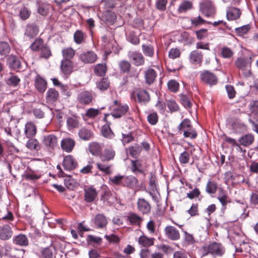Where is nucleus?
Wrapping results in <instances>:
<instances>
[{"instance_id":"nucleus-40","label":"nucleus","mask_w":258,"mask_h":258,"mask_svg":"<svg viewBox=\"0 0 258 258\" xmlns=\"http://www.w3.org/2000/svg\"><path fill=\"white\" fill-rule=\"evenodd\" d=\"M101 148L99 144L95 142L92 143L89 146V151L93 155H98L100 154Z\"/></svg>"},{"instance_id":"nucleus-29","label":"nucleus","mask_w":258,"mask_h":258,"mask_svg":"<svg viewBox=\"0 0 258 258\" xmlns=\"http://www.w3.org/2000/svg\"><path fill=\"white\" fill-rule=\"evenodd\" d=\"M36 133V128L33 123L30 122L26 124L25 128V134L27 138H32L35 135Z\"/></svg>"},{"instance_id":"nucleus-4","label":"nucleus","mask_w":258,"mask_h":258,"mask_svg":"<svg viewBox=\"0 0 258 258\" xmlns=\"http://www.w3.org/2000/svg\"><path fill=\"white\" fill-rule=\"evenodd\" d=\"M200 78L204 84L210 86L216 85L218 81V77L209 71L202 72L200 74Z\"/></svg>"},{"instance_id":"nucleus-59","label":"nucleus","mask_w":258,"mask_h":258,"mask_svg":"<svg viewBox=\"0 0 258 258\" xmlns=\"http://www.w3.org/2000/svg\"><path fill=\"white\" fill-rule=\"evenodd\" d=\"M102 134L104 137L109 139L113 137V133L110 130L109 126L104 125L102 128Z\"/></svg>"},{"instance_id":"nucleus-44","label":"nucleus","mask_w":258,"mask_h":258,"mask_svg":"<svg viewBox=\"0 0 258 258\" xmlns=\"http://www.w3.org/2000/svg\"><path fill=\"white\" fill-rule=\"evenodd\" d=\"M75 51L72 48H64L62 50V54L64 59H69L72 58L74 56Z\"/></svg>"},{"instance_id":"nucleus-20","label":"nucleus","mask_w":258,"mask_h":258,"mask_svg":"<svg viewBox=\"0 0 258 258\" xmlns=\"http://www.w3.org/2000/svg\"><path fill=\"white\" fill-rule=\"evenodd\" d=\"M38 32L39 28L38 26L34 24L27 25L25 32V35L30 38H32L36 36Z\"/></svg>"},{"instance_id":"nucleus-64","label":"nucleus","mask_w":258,"mask_h":258,"mask_svg":"<svg viewBox=\"0 0 258 258\" xmlns=\"http://www.w3.org/2000/svg\"><path fill=\"white\" fill-rule=\"evenodd\" d=\"M40 258H53L52 250L49 248L43 249L41 252Z\"/></svg>"},{"instance_id":"nucleus-22","label":"nucleus","mask_w":258,"mask_h":258,"mask_svg":"<svg viewBox=\"0 0 258 258\" xmlns=\"http://www.w3.org/2000/svg\"><path fill=\"white\" fill-rule=\"evenodd\" d=\"M97 168L101 172L104 173L106 175H109L112 173L111 167L112 165L108 163V162H98L96 163Z\"/></svg>"},{"instance_id":"nucleus-5","label":"nucleus","mask_w":258,"mask_h":258,"mask_svg":"<svg viewBox=\"0 0 258 258\" xmlns=\"http://www.w3.org/2000/svg\"><path fill=\"white\" fill-rule=\"evenodd\" d=\"M149 185L148 193L151 196L153 201L157 202L159 192L157 188L156 177V176L152 173L150 174Z\"/></svg>"},{"instance_id":"nucleus-6","label":"nucleus","mask_w":258,"mask_h":258,"mask_svg":"<svg viewBox=\"0 0 258 258\" xmlns=\"http://www.w3.org/2000/svg\"><path fill=\"white\" fill-rule=\"evenodd\" d=\"M188 59L191 63L200 66L203 61V54L201 51L194 50L190 52Z\"/></svg>"},{"instance_id":"nucleus-18","label":"nucleus","mask_w":258,"mask_h":258,"mask_svg":"<svg viewBox=\"0 0 258 258\" xmlns=\"http://www.w3.org/2000/svg\"><path fill=\"white\" fill-rule=\"evenodd\" d=\"M235 64L237 68L241 70H245L250 66L248 59L244 57H238L235 60Z\"/></svg>"},{"instance_id":"nucleus-9","label":"nucleus","mask_w":258,"mask_h":258,"mask_svg":"<svg viewBox=\"0 0 258 258\" xmlns=\"http://www.w3.org/2000/svg\"><path fill=\"white\" fill-rule=\"evenodd\" d=\"M80 59L85 63H94L97 60V55L92 51L83 52L79 57Z\"/></svg>"},{"instance_id":"nucleus-7","label":"nucleus","mask_w":258,"mask_h":258,"mask_svg":"<svg viewBox=\"0 0 258 258\" xmlns=\"http://www.w3.org/2000/svg\"><path fill=\"white\" fill-rule=\"evenodd\" d=\"M166 236L171 240L175 241L180 237L179 231L174 226H167L164 229Z\"/></svg>"},{"instance_id":"nucleus-35","label":"nucleus","mask_w":258,"mask_h":258,"mask_svg":"<svg viewBox=\"0 0 258 258\" xmlns=\"http://www.w3.org/2000/svg\"><path fill=\"white\" fill-rule=\"evenodd\" d=\"M14 242L21 246H27L28 244V239L24 234H19L16 236L14 239Z\"/></svg>"},{"instance_id":"nucleus-36","label":"nucleus","mask_w":258,"mask_h":258,"mask_svg":"<svg viewBox=\"0 0 258 258\" xmlns=\"http://www.w3.org/2000/svg\"><path fill=\"white\" fill-rule=\"evenodd\" d=\"M141 151V147L138 144H135L134 146L129 147L126 149V152L132 157H136Z\"/></svg>"},{"instance_id":"nucleus-49","label":"nucleus","mask_w":258,"mask_h":258,"mask_svg":"<svg viewBox=\"0 0 258 258\" xmlns=\"http://www.w3.org/2000/svg\"><path fill=\"white\" fill-rule=\"evenodd\" d=\"M119 67L122 72L127 73L130 70L131 64L128 61L122 60L119 63Z\"/></svg>"},{"instance_id":"nucleus-39","label":"nucleus","mask_w":258,"mask_h":258,"mask_svg":"<svg viewBox=\"0 0 258 258\" xmlns=\"http://www.w3.org/2000/svg\"><path fill=\"white\" fill-rule=\"evenodd\" d=\"M107 68L105 64H97L94 68V72L99 76H103L106 74Z\"/></svg>"},{"instance_id":"nucleus-46","label":"nucleus","mask_w":258,"mask_h":258,"mask_svg":"<svg viewBox=\"0 0 258 258\" xmlns=\"http://www.w3.org/2000/svg\"><path fill=\"white\" fill-rule=\"evenodd\" d=\"M10 51V47L7 42H0V55L6 56Z\"/></svg>"},{"instance_id":"nucleus-52","label":"nucleus","mask_w":258,"mask_h":258,"mask_svg":"<svg viewBox=\"0 0 258 258\" xmlns=\"http://www.w3.org/2000/svg\"><path fill=\"white\" fill-rule=\"evenodd\" d=\"M146 227L150 233L152 235H157L156 231L155 222L153 220H150L146 225Z\"/></svg>"},{"instance_id":"nucleus-11","label":"nucleus","mask_w":258,"mask_h":258,"mask_svg":"<svg viewBox=\"0 0 258 258\" xmlns=\"http://www.w3.org/2000/svg\"><path fill=\"white\" fill-rule=\"evenodd\" d=\"M241 14V11L238 8L231 7L227 9L226 17L228 20H237L239 18Z\"/></svg>"},{"instance_id":"nucleus-42","label":"nucleus","mask_w":258,"mask_h":258,"mask_svg":"<svg viewBox=\"0 0 258 258\" xmlns=\"http://www.w3.org/2000/svg\"><path fill=\"white\" fill-rule=\"evenodd\" d=\"M134 63L137 66L143 64L144 62V58L142 54L140 53H133L132 56Z\"/></svg>"},{"instance_id":"nucleus-47","label":"nucleus","mask_w":258,"mask_h":258,"mask_svg":"<svg viewBox=\"0 0 258 258\" xmlns=\"http://www.w3.org/2000/svg\"><path fill=\"white\" fill-rule=\"evenodd\" d=\"M179 97L181 103L185 108H189L191 107L192 105L191 101L186 95L181 94L179 95Z\"/></svg>"},{"instance_id":"nucleus-26","label":"nucleus","mask_w":258,"mask_h":258,"mask_svg":"<svg viewBox=\"0 0 258 258\" xmlns=\"http://www.w3.org/2000/svg\"><path fill=\"white\" fill-rule=\"evenodd\" d=\"M78 135L81 140L87 141L93 136V133L87 128L82 127L79 131Z\"/></svg>"},{"instance_id":"nucleus-60","label":"nucleus","mask_w":258,"mask_h":258,"mask_svg":"<svg viewBox=\"0 0 258 258\" xmlns=\"http://www.w3.org/2000/svg\"><path fill=\"white\" fill-rule=\"evenodd\" d=\"M187 212L191 217L196 216L199 215V205L198 204H192L189 210Z\"/></svg>"},{"instance_id":"nucleus-15","label":"nucleus","mask_w":258,"mask_h":258,"mask_svg":"<svg viewBox=\"0 0 258 258\" xmlns=\"http://www.w3.org/2000/svg\"><path fill=\"white\" fill-rule=\"evenodd\" d=\"M84 192V200L88 203H91L94 201L98 195L96 189L93 187H88L85 189Z\"/></svg>"},{"instance_id":"nucleus-54","label":"nucleus","mask_w":258,"mask_h":258,"mask_svg":"<svg viewBox=\"0 0 258 258\" xmlns=\"http://www.w3.org/2000/svg\"><path fill=\"white\" fill-rule=\"evenodd\" d=\"M190 154L186 151L181 153L179 157V160L181 164H185L189 162Z\"/></svg>"},{"instance_id":"nucleus-43","label":"nucleus","mask_w":258,"mask_h":258,"mask_svg":"<svg viewBox=\"0 0 258 258\" xmlns=\"http://www.w3.org/2000/svg\"><path fill=\"white\" fill-rule=\"evenodd\" d=\"M26 147L30 150L38 151L40 149V146L37 140L30 139L26 143Z\"/></svg>"},{"instance_id":"nucleus-25","label":"nucleus","mask_w":258,"mask_h":258,"mask_svg":"<svg viewBox=\"0 0 258 258\" xmlns=\"http://www.w3.org/2000/svg\"><path fill=\"white\" fill-rule=\"evenodd\" d=\"M58 96L59 94L55 89H49L46 93V101L48 103H53L58 99Z\"/></svg>"},{"instance_id":"nucleus-24","label":"nucleus","mask_w":258,"mask_h":258,"mask_svg":"<svg viewBox=\"0 0 258 258\" xmlns=\"http://www.w3.org/2000/svg\"><path fill=\"white\" fill-rule=\"evenodd\" d=\"M115 156V152L111 148L105 149L104 152L100 155L101 161L108 162L113 159Z\"/></svg>"},{"instance_id":"nucleus-41","label":"nucleus","mask_w":258,"mask_h":258,"mask_svg":"<svg viewBox=\"0 0 258 258\" xmlns=\"http://www.w3.org/2000/svg\"><path fill=\"white\" fill-rule=\"evenodd\" d=\"M166 105L171 112L178 111L179 107L176 101L173 99H169L166 101Z\"/></svg>"},{"instance_id":"nucleus-3","label":"nucleus","mask_w":258,"mask_h":258,"mask_svg":"<svg viewBox=\"0 0 258 258\" xmlns=\"http://www.w3.org/2000/svg\"><path fill=\"white\" fill-rule=\"evenodd\" d=\"M217 199L221 204V211L224 214L227 209V205L231 202V199L227 191L222 188H218Z\"/></svg>"},{"instance_id":"nucleus-45","label":"nucleus","mask_w":258,"mask_h":258,"mask_svg":"<svg viewBox=\"0 0 258 258\" xmlns=\"http://www.w3.org/2000/svg\"><path fill=\"white\" fill-rule=\"evenodd\" d=\"M167 86L168 89L172 92H177L179 88V84L177 81L175 80H171L168 82Z\"/></svg>"},{"instance_id":"nucleus-48","label":"nucleus","mask_w":258,"mask_h":258,"mask_svg":"<svg viewBox=\"0 0 258 258\" xmlns=\"http://www.w3.org/2000/svg\"><path fill=\"white\" fill-rule=\"evenodd\" d=\"M43 41L42 39H36L30 46L31 49L33 51L41 50L43 47Z\"/></svg>"},{"instance_id":"nucleus-61","label":"nucleus","mask_w":258,"mask_h":258,"mask_svg":"<svg viewBox=\"0 0 258 258\" xmlns=\"http://www.w3.org/2000/svg\"><path fill=\"white\" fill-rule=\"evenodd\" d=\"M250 28L249 25H244L235 29V32L239 35L242 36L245 34Z\"/></svg>"},{"instance_id":"nucleus-2","label":"nucleus","mask_w":258,"mask_h":258,"mask_svg":"<svg viewBox=\"0 0 258 258\" xmlns=\"http://www.w3.org/2000/svg\"><path fill=\"white\" fill-rule=\"evenodd\" d=\"M200 11L207 17H214L216 13L214 4L209 0H205L200 3Z\"/></svg>"},{"instance_id":"nucleus-27","label":"nucleus","mask_w":258,"mask_h":258,"mask_svg":"<svg viewBox=\"0 0 258 258\" xmlns=\"http://www.w3.org/2000/svg\"><path fill=\"white\" fill-rule=\"evenodd\" d=\"M67 124L70 130L75 128H78L80 125L79 117L76 116H72L68 117L67 119Z\"/></svg>"},{"instance_id":"nucleus-12","label":"nucleus","mask_w":258,"mask_h":258,"mask_svg":"<svg viewBox=\"0 0 258 258\" xmlns=\"http://www.w3.org/2000/svg\"><path fill=\"white\" fill-rule=\"evenodd\" d=\"M128 107L127 105H119L113 108L111 115L114 118H119L124 115L128 111Z\"/></svg>"},{"instance_id":"nucleus-51","label":"nucleus","mask_w":258,"mask_h":258,"mask_svg":"<svg viewBox=\"0 0 258 258\" xmlns=\"http://www.w3.org/2000/svg\"><path fill=\"white\" fill-rule=\"evenodd\" d=\"M233 52L229 47H224L221 50V55L225 58H230L233 55Z\"/></svg>"},{"instance_id":"nucleus-10","label":"nucleus","mask_w":258,"mask_h":258,"mask_svg":"<svg viewBox=\"0 0 258 258\" xmlns=\"http://www.w3.org/2000/svg\"><path fill=\"white\" fill-rule=\"evenodd\" d=\"M12 235L13 231L9 225H5L0 227V239L4 241L9 240Z\"/></svg>"},{"instance_id":"nucleus-63","label":"nucleus","mask_w":258,"mask_h":258,"mask_svg":"<svg viewBox=\"0 0 258 258\" xmlns=\"http://www.w3.org/2000/svg\"><path fill=\"white\" fill-rule=\"evenodd\" d=\"M109 85L107 79L103 78L97 84V86L101 90H105L108 88Z\"/></svg>"},{"instance_id":"nucleus-34","label":"nucleus","mask_w":258,"mask_h":258,"mask_svg":"<svg viewBox=\"0 0 258 258\" xmlns=\"http://www.w3.org/2000/svg\"><path fill=\"white\" fill-rule=\"evenodd\" d=\"M192 8V2L188 1H184L180 4L178 8V12L180 14L184 13Z\"/></svg>"},{"instance_id":"nucleus-62","label":"nucleus","mask_w":258,"mask_h":258,"mask_svg":"<svg viewBox=\"0 0 258 258\" xmlns=\"http://www.w3.org/2000/svg\"><path fill=\"white\" fill-rule=\"evenodd\" d=\"M190 22L192 26L195 27L198 26L206 23V21L200 16L191 19Z\"/></svg>"},{"instance_id":"nucleus-55","label":"nucleus","mask_w":258,"mask_h":258,"mask_svg":"<svg viewBox=\"0 0 258 258\" xmlns=\"http://www.w3.org/2000/svg\"><path fill=\"white\" fill-rule=\"evenodd\" d=\"M183 136L185 138H189L191 139L196 138L197 134L196 131L192 127L186 130L183 132Z\"/></svg>"},{"instance_id":"nucleus-17","label":"nucleus","mask_w":258,"mask_h":258,"mask_svg":"<svg viewBox=\"0 0 258 258\" xmlns=\"http://www.w3.org/2000/svg\"><path fill=\"white\" fill-rule=\"evenodd\" d=\"M107 220L106 217L102 214H97L94 218V224L98 228H104L106 226Z\"/></svg>"},{"instance_id":"nucleus-28","label":"nucleus","mask_w":258,"mask_h":258,"mask_svg":"<svg viewBox=\"0 0 258 258\" xmlns=\"http://www.w3.org/2000/svg\"><path fill=\"white\" fill-rule=\"evenodd\" d=\"M46 82L40 76H36L35 81V86L40 92H43L46 88Z\"/></svg>"},{"instance_id":"nucleus-58","label":"nucleus","mask_w":258,"mask_h":258,"mask_svg":"<svg viewBox=\"0 0 258 258\" xmlns=\"http://www.w3.org/2000/svg\"><path fill=\"white\" fill-rule=\"evenodd\" d=\"M49 8V5L42 4L38 8V12L42 16H46L48 14Z\"/></svg>"},{"instance_id":"nucleus-13","label":"nucleus","mask_w":258,"mask_h":258,"mask_svg":"<svg viewBox=\"0 0 258 258\" xmlns=\"http://www.w3.org/2000/svg\"><path fill=\"white\" fill-rule=\"evenodd\" d=\"M75 145V141L70 138H64L61 142V147L66 152H71Z\"/></svg>"},{"instance_id":"nucleus-8","label":"nucleus","mask_w":258,"mask_h":258,"mask_svg":"<svg viewBox=\"0 0 258 258\" xmlns=\"http://www.w3.org/2000/svg\"><path fill=\"white\" fill-rule=\"evenodd\" d=\"M77 99L80 104L85 105H88L92 101V93L88 91H82L78 94Z\"/></svg>"},{"instance_id":"nucleus-14","label":"nucleus","mask_w":258,"mask_h":258,"mask_svg":"<svg viewBox=\"0 0 258 258\" xmlns=\"http://www.w3.org/2000/svg\"><path fill=\"white\" fill-rule=\"evenodd\" d=\"M77 162L71 155L66 156L63 161L62 165L65 170L71 171L75 168Z\"/></svg>"},{"instance_id":"nucleus-31","label":"nucleus","mask_w":258,"mask_h":258,"mask_svg":"<svg viewBox=\"0 0 258 258\" xmlns=\"http://www.w3.org/2000/svg\"><path fill=\"white\" fill-rule=\"evenodd\" d=\"M218 189V183L212 180L209 179L205 188V191L209 194H214Z\"/></svg>"},{"instance_id":"nucleus-33","label":"nucleus","mask_w":258,"mask_h":258,"mask_svg":"<svg viewBox=\"0 0 258 258\" xmlns=\"http://www.w3.org/2000/svg\"><path fill=\"white\" fill-rule=\"evenodd\" d=\"M61 68L65 74H69L72 71V62L69 59H64L61 61Z\"/></svg>"},{"instance_id":"nucleus-30","label":"nucleus","mask_w":258,"mask_h":258,"mask_svg":"<svg viewBox=\"0 0 258 258\" xmlns=\"http://www.w3.org/2000/svg\"><path fill=\"white\" fill-rule=\"evenodd\" d=\"M9 66L14 70H18L21 67V62L16 56L11 55L7 59Z\"/></svg>"},{"instance_id":"nucleus-32","label":"nucleus","mask_w":258,"mask_h":258,"mask_svg":"<svg viewBox=\"0 0 258 258\" xmlns=\"http://www.w3.org/2000/svg\"><path fill=\"white\" fill-rule=\"evenodd\" d=\"M127 219L132 225H139L143 219L134 213H130L127 216Z\"/></svg>"},{"instance_id":"nucleus-16","label":"nucleus","mask_w":258,"mask_h":258,"mask_svg":"<svg viewBox=\"0 0 258 258\" xmlns=\"http://www.w3.org/2000/svg\"><path fill=\"white\" fill-rule=\"evenodd\" d=\"M57 143V138L53 135H49L44 137L43 144L47 148L53 149Z\"/></svg>"},{"instance_id":"nucleus-57","label":"nucleus","mask_w":258,"mask_h":258,"mask_svg":"<svg viewBox=\"0 0 258 258\" xmlns=\"http://www.w3.org/2000/svg\"><path fill=\"white\" fill-rule=\"evenodd\" d=\"M20 81V79L16 76H11L7 80V84L9 85L15 87Z\"/></svg>"},{"instance_id":"nucleus-37","label":"nucleus","mask_w":258,"mask_h":258,"mask_svg":"<svg viewBox=\"0 0 258 258\" xmlns=\"http://www.w3.org/2000/svg\"><path fill=\"white\" fill-rule=\"evenodd\" d=\"M85 34L80 30L76 31L74 34L75 42L78 44L85 42Z\"/></svg>"},{"instance_id":"nucleus-1","label":"nucleus","mask_w":258,"mask_h":258,"mask_svg":"<svg viewBox=\"0 0 258 258\" xmlns=\"http://www.w3.org/2000/svg\"><path fill=\"white\" fill-rule=\"evenodd\" d=\"M201 251L203 256L211 254L214 257H221L225 253V248L221 243L213 242L202 246Z\"/></svg>"},{"instance_id":"nucleus-19","label":"nucleus","mask_w":258,"mask_h":258,"mask_svg":"<svg viewBox=\"0 0 258 258\" xmlns=\"http://www.w3.org/2000/svg\"><path fill=\"white\" fill-rule=\"evenodd\" d=\"M254 141V137L252 134H247L240 137L238 141L240 145L247 147L251 145Z\"/></svg>"},{"instance_id":"nucleus-23","label":"nucleus","mask_w":258,"mask_h":258,"mask_svg":"<svg viewBox=\"0 0 258 258\" xmlns=\"http://www.w3.org/2000/svg\"><path fill=\"white\" fill-rule=\"evenodd\" d=\"M103 21L109 24H113L116 21V16L115 14L110 11H105L102 16Z\"/></svg>"},{"instance_id":"nucleus-50","label":"nucleus","mask_w":258,"mask_h":258,"mask_svg":"<svg viewBox=\"0 0 258 258\" xmlns=\"http://www.w3.org/2000/svg\"><path fill=\"white\" fill-rule=\"evenodd\" d=\"M147 120L151 125H155L158 121V115L155 112L150 113L147 116Z\"/></svg>"},{"instance_id":"nucleus-38","label":"nucleus","mask_w":258,"mask_h":258,"mask_svg":"<svg viewBox=\"0 0 258 258\" xmlns=\"http://www.w3.org/2000/svg\"><path fill=\"white\" fill-rule=\"evenodd\" d=\"M156 73L152 69H149L146 72V83L151 84L153 83L156 77Z\"/></svg>"},{"instance_id":"nucleus-53","label":"nucleus","mask_w":258,"mask_h":258,"mask_svg":"<svg viewBox=\"0 0 258 258\" xmlns=\"http://www.w3.org/2000/svg\"><path fill=\"white\" fill-rule=\"evenodd\" d=\"M249 109L251 114L258 115V100L252 101L249 105Z\"/></svg>"},{"instance_id":"nucleus-21","label":"nucleus","mask_w":258,"mask_h":258,"mask_svg":"<svg viewBox=\"0 0 258 258\" xmlns=\"http://www.w3.org/2000/svg\"><path fill=\"white\" fill-rule=\"evenodd\" d=\"M132 97L135 101L144 104L145 101V90H137L132 93Z\"/></svg>"},{"instance_id":"nucleus-56","label":"nucleus","mask_w":258,"mask_h":258,"mask_svg":"<svg viewBox=\"0 0 258 258\" xmlns=\"http://www.w3.org/2000/svg\"><path fill=\"white\" fill-rule=\"evenodd\" d=\"M190 125V121L189 119L185 118L184 119L182 122L179 124V125L178 126V129L179 131L181 130H186L187 129H189L191 128Z\"/></svg>"}]
</instances>
